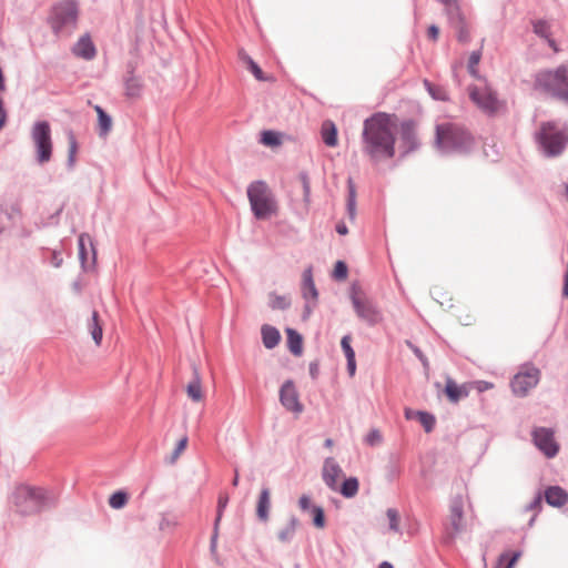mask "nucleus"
Returning a JSON list of instances; mask_svg holds the SVG:
<instances>
[{
	"instance_id": "1",
	"label": "nucleus",
	"mask_w": 568,
	"mask_h": 568,
	"mask_svg": "<svg viewBox=\"0 0 568 568\" xmlns=\"http://www.w3.org/2000/svg\"><path fill=\"white\" fill-rule=\"evenodd\" d=\"M397 121L394 115L375 113L366 119L363 128V151L373 161L395 155Z\"/></svg>"
},
{
	"instance_id": "2",
	"label": "nucleus",
	"mask_w": 568,
	"mask_h": 568,
	"mask_svg": "<svg viewBox=\"0 0 568 568\" xmlns=\"http://www.w3.org/2000/svg\"><path fill=\"white\" fill-rule=\"evenodd\" d=\"M247 197L257 219L265 220L276 214V201L265 182L255 181L251 183L247 187Z\"/></svg>"
},
{
	"instance_id": "3",
	"label": "nucleus",
	"mask_w": 568,
	"mask_h": 568,
	"mask_svg": "<svg viewBox=\"0 0 568 568\" xmlns=\"http://www.w3.org/2000/svg\"><path fill=\"white\" fill-rule=\"evenodd\" d=\"M537 84L551 95L568 103V69L560 65L554 71H542L537 75Z\"/></svg>"
},
{
	"instance_id": "4",
	"label": "nucleus",
	"mask_w": 568,
	"mask_h": 568,
	"mask_svg": "<svg viewBox=\"0 0 568 568\" xmlns=\"http://www.w3.org/2000/svg\"><path fill=\"white\" fill-rule=\"evenodd\" d=\"M436 141L444 150H459L466 148L471 142V138L463 128L444 123L437 125Z\"/></svg>"
},
{
	"instance_id": "5",
	"label": "nucleus",
	"mask_w": 568,
	"mask_h": 568,
	"mask_svg": "<svg viewBox=\"0 0 568 568\" xmlns=\"http://www.w3.org/2000/svg\"><path fill=\"white\" fill-rule=\"evenodd\" d=\"M537 141L548 156H556L562 152L568 142V133L547 122L541 124Z\"/></svg>"
},
{
	"instance_id": "6",
	"label": "nucleus",
	"mask_w": 568,
	"mask_h": 568,
	"mask_svg": "<svg viewBox=\"0 0 568 568\" xmlns=\"http://www.w3.org/2000/svg\"><path fill=\"white\" fill-rule=\"evenodd\" d=\"M44 501V491L27 485L17 487L13 495V503L21 515L38 513Z\"/></svg>"
},
{
	"instance_id": "7",
	"label": "nucleus",
	"mask_w": 568,
	"mask_h": 568,
	"mask_svg": "<svg viewBox=\"0 0 568 568\" xmlns=\"http://www.w3.org/2000/svg\"><path fill=\"white\" fill-rule=\"evenodd\" d=\"M31 135L36 146L38 162L40 164L49 162L52 155L50 124L45 121L37 122L32 128Z\"/></svg>"
},
{
	"instance_id": "8",
	"label": "nucleus",
	"mask_w": 568,
	"mask_h": 568,
	"mask_svg": "<svg viewBox=\"0 0 568 568\" xmlns=\"http://www.w3.org/2000/svg\"><path fill=\"white\" fill-rule=\"evenodd\" d=\"M78 17V7L74 0H61L51 11L50 23L54 32H60L68 24H74Z\"/></svg>"
},
{
	"instance_id": "9",
	"label": "nucleus",
	"mask_w": 568,
	"mask_h": 568,
	"mask_svg": "<svg viewBox=\"0 0 568 568\" xmlns=\"http://www.w3.org/2000/svg\"><path fill=\"white\" fill-rule=\"evenodd\" d=\"M468 92L470 100L486 113L493 114L503 108V103L485 82L481 85L469 87Z\"/></svg>"
},
{
	"instance_id": "10",
	"label": "nucleus",
	"mask_w": 568,
	"mask_h": 568,
	"mask_svg": "<svg viewBox=\"0 0 568 568\" xmlns=\"http://www.w3.org/2000/svg\"><path fill=\"white\" fill-rule=\"evenodd\" d=\"M540 378L538 368L531 365H524L511 381V389L518 396H526L534 388Z\"/></svg>"
},
{
	"instance_id": "11",
	"label": "nucleus",
	"mask_w": 568,
	"mask_h": 568,
	"mask_svg": "<svg viewBox=\"0 0 568 568\" xmlns=\"http://www.w3.org/2000/svg\"><path fill=\"white\" fill-rule=\"evenodd\" d=\"M352 303L357 316L369 325H375L382 322V312L371 300H368L363 294L354 292L352 295Z\"/></svg>"
},
{
	"instance_id": "12",
	"label": "nucleus",
	"mask_w": 568,
	"mask_h": 568,
	"mask_svg": "<svg viewBox=\"0 0 568 568\" xmlns=\"http://www.w3.org/2000/svg\"><path fill=\"white\" fill-rule=\"evenodd\" d=\"M535 445L547 456L554 457L558 453V445L554 438V433L549 428L539 427L532 432Z\"/></svg>"
},
{
	"instance_id": "13",
	"label": "nucleus",
	"mask_w": 568,
	"mask_h": 568,
	"mask_svg": "<svg viewBox=\"0 0 568 568\" xmlns=\"http://www.w3.org/2000/svg\"><path fill=\"white\" fill-rule=\"evenodd\" d=\"M280 400L282 405L292 413L301 414L303 412L304 407L300 402L298 392L292 381L285 382L281 387Z\"/></svg>"
},
{
	"instance_id": "14",
	"label": "nucleus",
	"mask_w": 568,
	"mask_h": 568,
	"mask_svg": "<svg viewBox=\"0 0 568 568\" xmlns=\"http://www.w3.org/2000/svg\"><path fill=\"white\" fill-rule=\"evenodd\" d=\"M79 257L84 270L89 271L95 266L97 251L89 234L83 233L79 236Z\"/></svg>"
},
{
	"instance_id": "15",
	"label": "nucleus",
	"mask_w": 568,
	"mask_h": 568,
	"mask_svg": "<svg viewBox=\"0 0 568 568\" xmlns=\"http://www.w3.org/2000/svg\"><path fill=\"white\" fill-rule=\"evenodd\" d=\"M342 475L343 471L334 459L327 458L323 467V479L332 490L337 491Z\"/></svg>"
},
{
	"instance_id": "16",
	"label": "nucleus",
	"mask_w": 568,
	"mask_h": 568,
	"mask_svg": "<svg viewBox=\"0 0 568 568\" xmlns=\"http://www.w3.org/2000/svg\"><path fill=\"white\" fill-rule=\"evenodd\" d=\"M448 20L456 31L457 40L463 44L468 43L470 34L464 13L462 11H456L454 14L448 16Z\"/></svg>"
},
{
	"instance_id": "17",
	"label": "nucleus",
	"mask_w": 568,
	"mask_h": 568,
	"mask_svg": "<svg viewBox=\"0 0 568 568\" xmlns=\"http://www.w3.org/2000/svg\"><path fill=\"white\" fill-rule=\"evenodd\" d=\"M73 53L82 59L91 60L95 57L97 50L89 36L81 37L72 49Z\"/></svg>"
},
{
	"instance_id": "18",
	"label": "nucleus",
	"mask_w": 568,
	"mask_h": 568,
	"mask_svg": "<svg viewBox=\"0 0 568 568\" xmlns=\"http://www.w3.org/2000/svg\"><path fill=\"white\" fill-rule=\"evenodd\" d=\"M545 499L549 506L562 507L568 501V494L560 486H550L545 490Z\"/></svg>"
},
{
	"instance_id": "19",
	"label": "nucleus",
	"mask_w": 568,
	"mask_h": 568,
	"mask_svg": "<svg viewBox=\"0 0 568 568\" xmlns=\"http://www.w3.org/2000/svg\"><path fill=\"white\" fill-rule=\"evenodd\" d=\"M87 328L90 332L95 345L100 346L103 337V323L97 311H93L90 318L88 320Z\"/></svg>"
},
{
	"instance_id": "20",
	"label": "nucleus",
	"mask_w": 568,
	"mask_h": 568,
	"mask_svg": "<svg viewBox=\"0 0 568 568\" xmlns=\"http://www.w3.org/2000/svg\"><path fill=\"white\" fill-rule=\"evenodd\" d=\"M187 397L195 403H200L204 399V392L202 387V379L197 369H194V376L192 381L186 385Z\"/></svg>"
},
{
	"instance_id": "21",
	"label": "nucleus",
	"mask_w": 568,
	"mask_h": 568,
	"mask_svg": "<svg viewBox=\"0 0 568 568\" xmlns=\"http://www.w3.org/2000/svg\"><path fill=\"white\" fill-rule=\"evenodd\" d=\"M271 509V490L263 488L256 503V515L260 520L267 521Z\"/></svg>"
},
{
	"instance_id": "22",
	"label": "nucleus",
	"mask_w": 568,
	"mask_h": 568,
	"mask_svg": "<svg viewBox=\"0 0 568 568\" xmlns=\"http://www.w3.org/2000/svg\"><path fill=\"white\" fill-rule=\"evenodd\" d=\"M321 135H322L323 142L327 146L334 148L337 145V143H338L337 129H336V125L331 120H326L323 122L322 128H321Z\"/></svg>"
},
{
	"instance_id": "23",
	"label": "nucleus",
	"mask_w": 568,
	"mask_h": 568,
	"mask_svg": "<svg viewBox=\"0 0 568 568\" xmlns=\"http://www.w3.org/2000/svg\"><path fill=\"white\" fill-rule=\"evenodd\" d=\"M287 347L292 354L300 356L303 353V337L293 328L285 329Z\"/></svg>"
},
{
	"instance_id": "24",
	"label": "nucleus",
	"mask_w": 568,
	"mask_h": 568,
	"mask_svg": "<svg viewBox=\"0 0 568 568\" xmlns=\"http://www.w3.org/2000/svg\"><path fill=\"white\" fill-rule=\"evenodd\" d=\"M445 394L452 403H457L468 395V390L465 386H459L453 379L447 378Z\"/></svg>"
},
{
	"instance_id": "25",
	"label": "nucleus",
	"mask_w": 568,
	"mask_h": 568,
	"mask_svg": "<svg viewBox=\"0 0 568 568\" xmlns=\"http://www.w3.org/2000/svg\"><path fill=\"white\" fill-rule=\"evenodd\" d=\"M303 296L306 300L312 298L313 301L317 298V290L313 281L311 267L306 268L303 273Z\"/></svg>"
},
{
	"instance_id": "26",
	"label": "nucleus",
	"mask_w": 568,
	"mask_h": 568,
	"mask_svg": "<svg viewBox=\"0 0 568 568\" xmlns=\"http://www.w3.org/2000/svg\"><path fill=\"white\" fill-rule=\"evenodd\" d=\"M262 339L263 344L266 348L271 349L274 348L281 339L280 332L270 325H263L262 326Z\"/></svg>"
},
{
	"instance_id": "27",
	"label": "nucleus",
	"mask_w": 568,
	"mask_h": 568,
	"mask_svg": "<svg viewBox=\"0 0 568 568\" xmlns=\"http://www.w3.org/2000/svg\"><path fill=\"white\" fill-rule=\"evenodd\" d=\"M341 346L347 359V369L351 376H354L356 371L355 352L351 346V336L346 335L341 341Z\"/></svg>"
},
{
	"instance_id": "28",
	"label": "nucleus",
	"mask_w": 568,
	"mask_h": 568,
	"mask_svg": "<svg viewBox=\"0 0 568 568\" xmlns=\"http://www.w3.org/2000/svg\"><path fill=\"white\" fill-rule=\"evenodd\" d=\"M239 59L246 65V68L252 72L258 81H266L267 78L264 77L262 69L254 62V60L244 51H239Z\"/></svg>"
},
{
	"instance_id": "29",
	"label": "nucleus",
	"mask_w": 568,
	"mask_h": 568,
	"mask_svg": "<svg viewBox=\"0 0 568 568\" xmlns=\"http://www.w3.org/2000/svg\"><path fill=\"white\" fill-rule=\"evenodd\" d=\"M449 526L454 534L463 529V508L460 504H455L450 507Z\"/></svg>"
},
{
	"instance_id": "30",
	"label": "nucleus",
	"mask_w": 568,
	"mask_h": 568,
	"mask_svg": "<svg viewBox=\"0 0 568 568\" xmlns=\"http://www.w3.org/2000/svg\"><path fill=\"white\" fill-rule=\"evenodd\" d=\"M358 480L355 477H351L345 479L341 486H338V491L346 498H352L358 493Z\"/></svg>"
},
{
	"instance_id": "31",
	"label": "nucleus",
	"mask_w": 568,
	"mask_h": 568,
	"mask_svg": "<svg viewBox=\"0 0 568 568\" xmlns=\"http://www.w3.org/2000/svg\"><path fill=\"white\" fill-rule=\"evenodd\" d=\"M521 557V551L504 552L498 557L495 568H513Z\"/></svg>"
},
{
	"instance_id": "32",
	"label": "nucleus",
	"mask_w": 568,
	"mask_h": 568,
	"mask_svg": "<svg viewBox=\"0 0 568 568\" xmlns=\"http://www.w3.org/2000/svg\"><path fill=\"white\" fill-rule=\"evenodd\" d=\"M298 527V520L292 517L288 523L278 532V539L282 542H288L292 540L296 529Z\"/></svg>"
},
{
	"instance_id": "33",
	"label": "nucleus",
	"mask_w": 568,
	"mask_h": 568,
	"mask_svg": "<svg viewBox=\"0 0 568 568\" xmlns=\"http://www.w3.org/2000/svg\"><path fill=\"white\" fill-rule=\"evenodd\" d=\"M95 111L98 113L100 133L105 135L108 134L112 125L111 118L99 105L95 106Z\"/></svg>"
},
{
	"instance_id": "34",
	"label": "nucleus",
	"mask_w": 568,
	"mask_h": 568,
	"mask_svg": "<svg viewBox=\"0 0 568 568\" xmlns=\"http://www.w3.org/2000/svg\"><path fill=\"white\" fill-rule=\"evenodd\" d=\"M142 91V83L138 78H129L125 82V92L130 98L140 97Z\"/></svg>"
},
{
	"instance_id": "35",
	"label": "nucleus",
	"mask_w": 568,
	"mask_h": 568,
	"mask_svg": "<svg viewBox=\"0 0 568 568\" xmlns=\"http://www.w3.org/2000/svg\"><path fill=\"white\" fill-rule=\"evenodd\" d=\"M6 75L2 67L0 65V130L7 122V113L3 108L2 93L6 91Z\"/></svg>"
},
{
	"instance_id": "36",
	"label": "nucleus",
	"mask_w": 568,
	"mask_h": 568,
	"mask_svg": "<svg viewBox=\"0 0 568 568\" xmlns=\"http://www.w3.org/2000/svg\"><path fill=\"white\" fill-rule=\"evenodd\" d=\"M187 436H183L176 444V447L172 454L166 458V462L171 465L175 464L180 456L185 452L187 447Z\"/></svg>"
},
{
	"instance_id": "37",
	"label": "nucleus",
	"mask_w": 568,
	"mask_h": 568,
	"mask_svg": "<svg viewBox=\"0 0 568 568\" xmlns=\"http://www.w3.org/2000/svg\"><path fill=\"white\" fill-rule=\"evenodd\" d=\"M480 59H481V52L480 51L471 52L470 55H469V59H468V65H467L468 72L475 79H480V75H479V72H478V68H477L479 62H480Z\"/></svg>"
},
{
	"instance_id": "38",
	"label": "nucleus",
	"mask_w": 568,
	"mask_h": 568,
	"mask_svg": "<svg viewBox=\"0 0 568 568\" xmlns=\"http://www.w3.org/2000/svg\"><path fill=\"white\" fill-rule=\"evenodd\" d=\"M425 87L427 88V91L435 100L446 101L448 100V93L447 91L438 85H434L428 80L424 81Z\"/></svg>"
},
{
	"instance_id": "39",
	"label": "nucleus",
	"mask_w": 568,
	"mask_h": 568,
	"mask_svg": "<svg viewBox=\"0 0 568 568\" xmlns=\"http://www.w3.org/2000/svg\"><path fill=\"white\" fill-rule=\"evenodd\" d=\"M128 503V495L123 491H116L109 498V505L114 509H120Z\"/></svg>"
},
{
	"instance_id": "40",
	"label": "nucleus",
	"mask_w": 568,
	"mask_h": 568,
	"mask_svg": "<svg viewBox=\"0 0 568 568\" xmlns=\"http://www.w3.org/2000/svg\"><path fill=\"white\" fill-rule=\"evenodd\" d=\"M416 416H417V419L419 420V423L425 428V430L427 433L432 432V429L434 428V425H435L434 416L428 413H425V412H417Z\"/></svg>"
},
{
	"instance_id": "41",
	"label": "nucleus",
	"mask_w": 568,
	"mask_h": 568,
	"mask_svg": "<svg viewBox=\"0 0 568 568\" xmlns=\"http://www.w3.org/2000/svg\"><path fill=\"white\" fill-rule=\"evenodd\" d=\"M261 142L266 146H276L281 143L280 135L273 131H264Z\"/></svg>"
},
{
	"instance_id": "42",
	"label": "nucleus",
	"mask_w": 568,
	"mask_h": 568,
	"mask_svg": "<svg viewBox=\"0 0 568 568\" xmlns=\"http://www.w3.org/2000/svg\"><path fill=\"white\" fill-rule=\"evenodd\" d=\"M534 32L545 39L550 37V26L547 21L538 20L534 23Z\"/></svg>"
},
{
	"instance_id": "43",
	"label": "nucleus",
	"mask_w": 568,
	"mask_h": 568,
	"mask_svg": "<svg viewBox=\"0 0 568 568\" xmlns=\"http://www.w3.org/2000/svg\"><path fill=\"white\" fill-rule=\"evenodd\" d=\"M348 187H349V194H348V201H347V210L351 220L355 219V187L352 182V180H348Z\"/></svg>"
},
{
	"instance_id": "44",
	"label": "nucleus",
	"mask_w": 568,
	"mask_h": 568,
	"mask_svg": "<svg viewBox=\"0 0 568 568\" xmlns=\"http://www.w3.org/2000/svg\"><path fill=\"white\" fill-rule=\"evenodd\" d=\"M312 514H313V524H314V526L317 527V528H324V526H325V516H324L323 508L315 506V507L312 508Z\"/></svg>"
},
{
	"instance_id": "45",
	"label": "nucleus",
	"mask_w": 568,
	"mask_h": 568,
	"mask_svg": "<svg viewBox=\"0 0 568 568\" xmlns=\"http://www.w3.org/2000/svg\"><path fill=\"white\" fill-rule=\"evenodd\" d=\"M386 516L389 520V528L393 531H398L399 529V516L396 509L388 508L386 511Z\"/></svg>"
},
{
	"instance_id": "46",
	"label": "nucleus",
	"mask_w": 568,
	"mask_h": 568,
	"mask_svg": "<svg viewBox=\"0 0 568 568\" xmlns=\"http://www.w3.org/2000/svg\"><path fill=\"white\" fill-rule=\"evenodd\" d=\"M270 305L273 310H285L290 306V300L286 296H273Z\"/></svg>"
},
{
	"instance_id": "47",
	"label": "nucleus",
	"mask_w": 568,
	"mask_h": 568,
	"mask_svg": "<svg viewBox=\"0 0 568 568\" xmlns=\"http://www.w3.org/2000/svg\"><path fill=\"white\" fill-rule=\"evenodd\" d=\"M227 503H229V496L226 494H221L219 496V500H217V516H216V520H215V528L217 527V525L221 520L222 514H223L224 509L226 508Z\"/></svg>"
},
{
	"instance_id": "48",
	"label": "nucleus",
	"mask_w": 568,
	"mask_h": 568,
	"mask_svg": "<svg viewBox=\"0 0 568 568\" xmlns=\"http://www.w3.org/2000/svg\"><path fill=\"white\" fill-rule=\"evenodd\" d=\"M334 277L336 280H345L347 276V266L344 262L338 261L334 267Z\"/></svg>"
},
{
	"instance_id": "49",
	"label": "nucleus",
	"mask_w": 568,
	"mask_h": 568,
	"mask_svg": "<svg viewBox=\"0 0 568 568\" xmlns=\"http://www.w3.org/2000/svg\"><path fill=\"white\" fill-rule=\"evenodd\" d=\"M77 151H78V145H77L75 138L72 134H70V136H69V163H70V165H73L75 162Z\"/></svg>"
},
{
	"instance_id": "50",
	"label": "nucleus",
	"mask_w": 568,
	"mask_h": 568,
	"mask_svg": "<svg viewBox=\"0 0 568 568\" xmlns=\"http://www.w3.org/2000/svg\"><path fill=\"white\" fill-rule=\"evenodd\" d=\"M298 506L301 510L306 511L311 508V498L307 495H303L298 499Z\"/></svg>"
},
{
	"instance_id": "51",
	"label": "nucleus",
	"mask_w": 568,
	"mask_h": 568,
	"mask_svg": "<svg viewBox=\"0 0 568 568\" xmlns=\"http://www.w3.org/2000/svg\"><path fill=\"white\" fill-rule=\"evenodd\" d=\"M381 434L377 430H373L367 435V443L371 445L377 444L381 442Z\"/></svg>"
},
{
	"instance_id": "52",
	"label": "nucleus",
	"mask_w": 568,
	"mask_h": 568,
	"mask_svg": "<svg viewBox=\"0 0 568 568\" xmlns=\"http://www.w3.org/2000/svg\"><path fill=\"white\" fill-rule=\"evenodd\" d=\"M302 183H303V189H304L305 201H308L311 186H310L308 178L306 175L302 176Z\"/></svg>"
},
{
	"instance_id": "53",
	"label": "nucleus",
	"mask_w": 568,
	"mask_h": 568,
	"mask_svg": "<svg viewBox=\"0 0 568 568\" xmlns=\"http://www.w3.org/2000/svg\"><path fill=\"white\" fill-rule=\"evenodd\" d=\"M529 510H534L536 513L540 511L541 509V496L538 495L534 501L528 506Z\"/></svg>"
},
{
	"instance_id": "54",
	"label": "nucleus",
	"mask_w": 568,
	"mask_h": 568,
	"mask_svg": "<svg viewBox=\"0 0 568 568\" xmlns=\"http://www.w3.org/2000/svg\"><path fill=\"white\" fill-rule=\"evenodd\" d=\"M493 387H494V385L489 382H485V381L476 382V388L478 392H484V390L490 389Z\"/></svg>"
},
{
	"instance_id": "55",
	"label": "nucleus",
	"mask_w": 568,
	"mask_h": 568,
	"mask_svg": "<svg viewBox=\"0 0 568 568\" xmlns=\"http://www.w3.org/2000/svg\"><path fill=\"white\" fill-rule=\"evenodd\" d=\"M428 38L436 41L439 36V29L436 26H430L427 31Z\"/></svg>"
},
{
	"instance_id": "56",
	"label": "nucleus",
	"mask_w": 568,
	"mask_h": 568,
	"mask_svg": "<svg viewBox=\"0 0 568 568\" xmlns=\"http://www.w3.org/2000/svg\"><path fill=\"white\" fill-rule=\"evenodd\" d=\"M336 232L341 235H346L348 233V229L347 226L345 225V223L343 222H339L337 225H336Z\"/></svg>"
},
{
	"instance_id": "57",
	"label": "nucleus",
	"mask_w": 568,
	"mask_h": 568,
	"mask_svg": "<svg viewBox=\"0 0 568 568\" xmlns=\"http://www.w3.org/2000/svg\"><path fill=\"white\" fill-rule=\"evenodd\" d=\"M416 413H417V412H415V410H413V409L406 408V409H405V417H406L407 419L417 418Z\"/></svg>"
},
{
	"instance_id": "58",
	"label": "nucleus",
	"mask_w": 568,
	"mask_h": 568,
	"mask_svg": "<svg viewBox=\"0 0 568 568\" xmlns=\"http://www.w3.org/2000/svg\"><path fill=\"white\" fill-rule=\"evenodd\" d=\"M547 42H548L549 47H550L555 52H558V51H559V49H558V47H557V44H556V42H555V40H554V39H551V38L549 37V38L547 39Z\"/></svg>"
},
{
	"instance_id": "59",
	"label": "nucleus",
	"mask_w": 568,
	"mask_h": 568,
	"mask_svg": "<svg viewBox=\"0 0 568 568\" xmlns=\"http://www.w3.org/2000/svg\"><path fill=\"white\" fill-rule=\"evenodd\" d=\"M413 351H414V353H415V354H416L420 359H423V361H424V356H423L422 352H420L417 347H413Z\"/></svg>"
},
{
	"instance_id": "60",
	"label": "nucleus",
	"mask_w": 568,
	"mask_h": 568,
	"mask_svg": "<svg viewBox=\"0 0 568 568\" xmlns=\"http://www.w3.org/2000/svg\"><path fill=\"white\" fill-rule=\"evenodd\" d=\"M378 568H393V566H392L389 562L384 561V562H382V564L379 565V567H378Z\"/></svg>"
},
{
	"instance_id": "61",
	"label": "nucleus",
	"mask_w": 568,
	"mask_h": 568,
	"mask_svg": "<svg viewBox=\"0 0 568 568\" xmlns=\"http://www.w3.org/2000/svg\"><path fill=\"white\" fill-rule=\"evenodd\" d=\"M233 486H237L239 485V474L237 471L235 473V476H234V479H233Z\"/></svg>"
},
{
	"instance_id": "62",
	"label": "nucleus",
	"mask_w": 568,
	"mask_h": 568,
	"mask_svg": "<svg viewBox=\"0 0 568 568\" xmlns=\"http://www.w3.org/2000/svg\"><path fill=\"white\" fill-rule=\"evenodd\" d=\"M325 446L332 447L333 446V440L332 439H326L325 440Z\"/></svg>"
},
{
	"instance_id": "63",
	"label": "nucleus",
	"mask_w": 568,
	"mask_h": 568,
	"mask_svg": "<svg viewBox=\"0 0 568 568\" xmlns=\"http://www.w3.org/2000/svg\"><path fill=\"white\" fill-rule=\"evenodd\" d=\"M566 196H567V201H568V184L566 185Z\"/></svg>"
},
{
	"instance_id": "64",
	"label": "nucleus",
	"mask_w": 568,
	"mask_h": 568,
	"mask_svg": "<svg viewBox=\"0 0 568 568\" xmlns=\"http://www.w3.org/2000/svg\"><path fill=\"white\" fill-rule=\"evenodd\" d=\"M536 515L531 518L530 525H532V521H535Z\"/></svg>"
}]
</instances>
